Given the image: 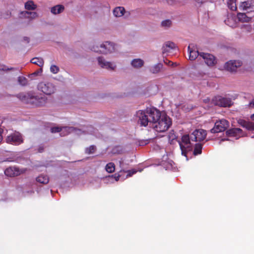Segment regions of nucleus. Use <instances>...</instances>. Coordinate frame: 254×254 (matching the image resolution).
Listing matches in <instances>:
<instances>
[{
    "instance_id": "18",
    "label": "nucleus",
    "mask_w": 254,
    "mask_h": 254,
    "mask_svg": "<svg viewBox=\"0 0 254 254\" xmlns=\"http://www.w3.org/2000/svg\"><path fill=\"white\" fill-rule=\"evenodd\" d=\"M32 92L20 93L16 95V97L21 101L30 104Z\"/></svg>"
},
{
    "instance_id": "32",
    "label": "nucleus",
    "mask_w": 254,
    "mask_h": 254,
    "mask_svg": "<svg viewBox=\"0 0 254 254\" xmlns=\"http://www.w3.org/2000/svg\"><path fill=\"white\" fill-rule=\"evenodd\" d=\"M172 25V21L170 19L163 20L161 22V26L162 28L167 29L170 28Z\"/></svg>"
},
{
    "instance_id": "20",
    "label": "nucleus",
    "mask_w": 254,
    "mask_h": 254,
    "mask_svg": "<svg viewBox=\"0 0 254 254\" xmlns=\"http://www.w3.org/2000/svg\"><path fill=\"white\" fill-rule=\"evenodd\" d=\"M176 45L173 42L168 41L165 43L162 47L163 53H168L170 52L171 50L175 49Z\"/></svg>"
},
{
    "instance_id": "28",
    "label": "nucleus",
    "mask_w": 254,
    "mask_h": 254,
    "mask_svg": "<svg viewBox=\"0 0 254 254\" xmlns=\"http://www.w3.org/2000/svg\"><path fill=\"white\" fill-rule=\"evenodd\" d=\"M226 24L230 27H235L236 25L235 22V17L233 15H230L228 16L226 20H225Z\"/></svg>"
},
{
    "instance_id": "24",
    "label": "nucleus",
    "mask_w": 254,
    "mask_h": 254,
    "mask_svg": "<svg viewBox=\"0 0 254 254\" xmlns=\"http://www.w3.org/2000/svg\"><path fill=\"white\" fill-rule=\"evenodd\" d=\"M126 12L124 7L118 6L115 7L113 11L114 15L116 17H120L123 16Z\"/></svg>"
},
{
    "instance_id": "11",
    "label": "nucleus",
    "mask_w": 254,
    "mask_h": 254,
    "mask_svg": "<svg viewBox=\"0 0 254 254\" xmlns=\"http://www.w3.org/2000/svg\"><path fill=\"white\" fill-rule=\"evenodd\" d=\"M26 171V169L24 168L19 169L15 166L9 167L4 171L5 175L12 177L17 176L22 174L24 173Z\"/></svg>"
},
{
    "instance_id": "35",
    "label": "nucleus",
    "mask_w": 254,
    "mask_h": 254,
    "mask_svg": "<svg viewBox=\"0 0 254 254\" xmlns=\"http://www.w3.org/2000/svg\"><path fill=\"white\" fill-rule=\"evenodd\" d=\"M123 152V148L121 146H117L114 147L112 150V153L114 154H119Z\"/></svg>"
},
{
    "instance_id": "12",
    "label": "nucleus",
    "mask_w": 254,
    "mask_h": 254,
    "mask_svg": "<svg viewBox=\"0 0 254 254\" xmlns=\"http://www.w3.org/2000/svg\"><path fill=\"white\" fill-rule=\"evenodd\" d=\"M206 136L205 130L202 129H196L190 134V139L194 142L201 141L205 138Z\"/></svg>"
},
{
    "instance_id": "9",
    "label": "nucleus",
    "mask_w": 254,
    "mask_h": 254,
    "mask_svg": "<svg viewBox=\"0 0 254 254\" xmlns=\"http://www.w3.org/2000/svg\"><path fill=\"white\" fill-rule=\"evenodd\" d=\"M98 65L102 68L108 70H115L117 67L116 64L114 62L107 61L103 56H99L97 58Z\"/></svg>"
},
{
    "instance_id": "16",
    "label": "nucleus",
    "mask_w": 254,
    "mask_h": 254,
    "mask_svg": "<svg viewBox=\"0 0 254 254\" xmlns=\"http://www.w3.org/2000/svg\"><path fill=\"white\" fill-rule=\"evenodd\" d=\"M226 134L229 137H234L236 139H238L242 136V130L239 128H234L230 129L226 131Z\"/></svg>"
},
{
    "instance_id": "45",
    "label": "nucleus",
    "mask_w": 254,
    "mask_h": 254,
    "mask_svg": "<svg viewBox=\"0 0 254 254\" xmlns=\"http://www.w3.org/2000/svg\"><path fill=\"white\" fill-rule=\"evenodd\" d=\"M137 171L136 170L133 169L131 171H129L128 172V174H127V177H131L132 175L134 174Z\"/></svg>"
},
{
    "instance_id": "38",
    "label": "nucleus",
    "mask_w": 254,
    "mask_h": 254,
    "mask_svg": "<svg viewBox=\"0 0 254 254\" xmlns=\"http://www.w3.org/2000/svg\"><path fill=\"white\" fill-rule=\"evenodd\" d=\"M96 149V147L94 145H91L88 148H86L85 152L88 154H92L94 153Z\"/></svg>"
},
{
    "instance_id": "23",
    "label": "nucleus",
    "mask_w": 254,
    "mask_h": 254,
    "mask_svg": "<svg viewBox=\"0 0 254 254\" xmlns=\"http://www.w3.org/2000/svg\"><path fill=\"white\" fill-rule=\"evenodd\" d=\"M238 20L241 22H249L252 19V17L245 13L239 12L237 14Z\"/></svg>"
},
{
    "instance_id": "30",
    "label": "nucleus",
    "mask_w": 254,
    "mask_h": 254,
    "mask_svg": "<svg viewBox=\"0 0 254 254\" xmlns=\"http://www.w3.org/2000/svg\"><path fill=\"white\" fill-rule=\"evenodd\" d=\"M162 67L163 64H162L158 63L152 66L150 68V70L153 73H157L160 72Z\"/></svg>"
},
{
    "instance_id": "13",
    "label": "nucleus",
    "mask_w": 254,
    "mask_h": 254,
    "mask_svg": "<svg viewBox=\"0 0 254 254\" xmlns=\"http://www.w3.org/2000/svg\"><path fill=\"white\" fill-rule=\"evenodd\" d=\"M47 98L45 96H39L32 93L30 104L36 106H42L46 104Z\"/></svg>"
},
{
    "instance_id": "42",
    "label": "nucleus",
    "mask_w": 254,
    "mask_h": 254,
    "mask_svg": "<svg viewBox=\"0 0 254 254\" xmlns=\"http://www.w3.org/2000/svg\"><path fill=\"white\" fill-rule=\"evenodd\" d=\"M94 130L95 129L91 126H90L87 127L86 132L88 133L92 134L94 132Z\"/></svg>"
},
{
    "instance_id": "39",
    "label": "nucleus",
    "mask_w": 254,
    "mask_h": 254,
    "mask_svg": "<svg viewBox=\"0 0 254 254\" xmlns=\"http://www.w3.org/2000/svg\"><path fill=\"white\" fill-rule=\"evenodd\" d=\"M60 71L59 67L56 65H52L50 67V71L56 74Z\"/></svg>"
},
{
    "instance_id": "50",
    "label": "nucleus",
    "mask_w": 254,
    "mask_h": 254,
    "mask_svg": "<svg viewBox=\"0 0 254 254\" xmlns=\"http://www.w3.org/2000/svg\"><path fill=\"white\" fill-rule=\"evenodd\" d=\"M166 64L168 65H173L174 64L172 63L171 61H168V63H166Z\"/></svg>"
},
{
    "instance_id": "8",
    "label": "nucleus",
    "mask_w": 254,
    "mask_h": 254,
    "mask_svg": "<svg viewBox=\"0 0 254 254\" xmlns=\"http://www.w3.org/2000/svg\"><path fill=\"white\" fill-rule=\"evenodd\" d=\"M229 126V123L225 119H221L215 123L214 127L210 130L211 133H217L225 131Z\"/></svg>"
},
{
    "instance_id": "52",
    "label": "nucleus",
    "mask_w": 254,
    "mask_h": 254,
    "mask_svg": "<svg viewBox=\"0 0 254 254\" xmlns=\"http://www.w3.org/2000/svg\"><path fill=\"white\" fill-rule=\"evenodd\" d=\"M251 118L253 121H254V114L251 116Z\"/></svg>"
},
{
    "instance_id": "22",
    "label": "nucleus",
    "mask_w": 254,
    "mask_h": 254,
    "mask_svg": "<svg viewBox=\"0 0 254 254\" xmlns=\"http://www.w3.org/2000/svg\"><path fill=\"white\" fill-rule=\"evenodd\" d=\"M238 123L241 126L246 127L248 130H254V123L248 122L242 119L239 120Z\"/></svg>"
},
{
    "instance_id": "3",
    "label": "nucleus",
    "mask_w": 254,
    "mask_h": 254,
    "mask_svg": "<svg viewBox=\"0 0 254 254\" xmlns=\"http://www.w3.org/2000/svg\"><path fill=\"white\" fill-rule=\"evenodd\" d=\"M37 88L39 91L48 96L52 95L57 91V87L55 84L48 81L39 82Z\"/></svg>"
},
{
    "instance_id": "31",
    "label": "nucleus",
    "mask_w": 254,
    "mask_h": 254,
    "mask_svg": "<svg viewBox=\"0 0 254 254\" xmlns=\"http://www.w3.org/2000/svg\"><path fill=\"white\" fill-rule=\"evenodd\" d=\"M31 63L36 64L40 67H42L44 65V60L41 58H34L31 60Z\"/></svg>"
},
{
    "instance_id": "19",
    "label": "nucleus",
    "mask_w": 254,
    "mask_h": 254,
    "mask_svg": "<svg viewBox=\"0 0 254 254\" xmlns=\"http://www.w3.org/2000/svg\"><path fill=\"white\" fill-rule=\"evenodd\" d=\"M188 51L189 52V59L191 61H193L195 59H197L199 61V55L201 52H199L197 50H195L193 48H190V45L188 47Z\"/></svg>"
},
{
    "instance_id": "21",
    "label": "nucleus",
    "mask_w": 254,
    "mask_h": 254,
    "mask_svg": "<svg viewBox=\"0 0 254 254\" xmlns=\"http://www.w3.org/2000/svg\"><path fill=\"white\" fill-rule=\"evenodd\" d=\"M64 10V7L62 4H58L52 7L50 11L53 15L59 14L62 13Z\"/></svg>"
},
{
    "instance_id": "36",
    "label": "nucleus",
    "mask_w": 254,
    "mask_h": 254,
    "mask_svg": "<svg viewBox=\"0 0 254 254\" xmlns=\"http://www.w3.org/2000/svg\"><path fill=\"white\" fill-rule=\"evenodd\" d=\"M202 146L200 144H196L193 151L195 155L200 154L201 153Z\"/></svg>"
},
{
    "instance_id": "41",
    "label": "nucleus",
    "mask_w": 254,
    "mask_h": 254,
    "mask_svg": "<svg viewBox=\"0 0 254 254\" xmlns=\"http://www.w3.org/2000/svg\"><path fill=\"white\" fill-rule=\"evenodd\" d=\"M61 129H62V127H52L51 129V130L52 133H56V132H60L61 133Z\"/></svg>"
},
{
    "instance_id": "15",
    "label": "nucleus",
    "mask_w": 254,
    "mask_h": 254,
    "mask_svg": "<svg viewBox=\"0 0 254 254\" xmlns=\"http://www.w3.org/2000/svg\"><path fill=\"white\" fill-rule=\"evenodd\" d=\"M242 65V62L240 60H231L225 64V68L227 70L234 71Z\"/></svg>"
},
{
    "instance_id": "44",
    "label": "nucleus",
    "mask_w": 254,
    "mask_h": 254,
    "mask_svg": "<svg viewBox=\"0 0 254 254\" xmlns=\"http://www.w3.org/2000/svg\"><path fill=\"white\" fill-rule=\"evenodd\" d=\"M120 177V175L116 176V175H115V176H109L107 178L111 180H113L114 179L116 181H118L119 180Z\"/></svg>"
},
{
    "instance_id": "48",
    "label": "nucleus",
    "mask_w": 254,
    "mask_h": 254,
    "mask_svg": "<svg viewBox=\"0 0 254 254\" xmlns=\"http://www.w3.org/2000/svg\"><path fill=\"white\" fill-rule=\"evenodd\" d=\"M203 102L205 103H209L210 102V99L208 98H207L203 100Z\"/></svg>"
},
{
    "instance_id": "4",
    "label": "nucleus",
    "mask_w": 254,
    "mask_h": 254,
    "mask_svg": "<svg viewBox=\"0 0 254 254\" xmlns=\"http://www.w3.org/2000/svg\"><path fill=\"white\" fill-rule=\"evenodd\" d=\"M150 109H151V108H147L144 110H138L136 112V120L138 124L140 126L146 127L149 125L151 127L152 124L151 117H150V114L148 112V110Z\"/></svg>"
},
{
    "instance_id": "37",
    "label": "nucleus",
    "mask_w": 254,
    "mask_h": 254,
    "mask_svg": "<svg viewBox=\"0 0 254 254\" xmlns=\"http://www.w3.org/2000/svg\"><path fill=\"white\" fill-rule=\"evenodd\" d=\"M18 81L20 85L25 86L27 84V79L23 76H19L18 78Z\"/></svg>"
},
{
    "instance_id": "7",
    "label": "nucleus",
    "mask_w": 254,
    "mask_h": 254,
    "mask_svg": "<svg viewBox=\"0 0 254 254\" xmlns=\"http://www.w3.org/2000/svg\"><path fill=\"white\" fill-rule=\"evenodd\" d=\"M5 140L7 143L14 145H19L23 142L22 135L17 131H14L7 135Z\"/></svg>"
},
{
    "instance_id": "6",
    "label": "nucleus",
    "mask_w": 254,
    "mask_h": 254,
    "mask_svg": "<svg viewBox=\"0 0 254 254\" xmlns=\"http://www.w3.org/2000/svg\"><path fill=\"white\" fill-rule=\"evenodd\" d=\"M199 61L203 62L209 67H213L217 64L216 57L211 54L202 52L199 55Z\"/></svg>"
},
{
    "instance_id": "43",
    "label": "nucleus",
    "mask_w": 254,
    "mask_h": 254,
    "mask_svg": "<svg viewBox=\"0 0 254 254\" xmlns=\"http://www.w3.org/2000/svg\"><path fill=\"white\" fill-rule=\"evenodd\" d=\"M196 4L200 6L201 4L206 2L208 0H194Z\"/></svg>"
},
{
    "instance_id": "1",
    "label": "nucleus",
    "mask_w": 254,
    "mask_h": 254,
    "mask_svg": "<svg viewBox=\"0 0 254 254\" xmlns=\"http://www.w3.org/2000/svg\"><path fill=\"white\" fill-rule=\"evenodd\" d=\"M150 114L152 124L151 127L157 132L166 131L172 125V121L165 113H162L159 110L152 108L148 110Z\"/></svg>"
},
{
    "instance_id": "26",
    "label": "nucleus",
    "mask_w": 254,
    "mask_h": 254,
    "mask_svg": "<svg viewBox=\"0 0 254 254\" xmlns=\"http://www.w3.org/2000/svg\"><path fill=\"white\" fill-rule=\"evenodd\" d=\"M36 181L43 184H47L49 182V178L47 175H41L36 178Z\"/></svg>"
},
{
    "instance_id": "2",
    "label": "nucleus",
    "mask_w": 254,
    "mask_h": 254,
    "mask_svg": "<svg viewBox=\"0 0 254 254\" xmlns=\"http://www.w3.org/2000/svg\"><path fill=\"white\" fill-rule=\"evenodd\" d=\"M91 51L103 55H109L118 52V47L115 43L110 41H104L99 44L93 45Z\"/></svg>"
},
{
    "instance_id": "49",
    "label": "nucleus",
    "mask_w": 254,
    "mask_h": 254,
    "mask_svg": "<svg viewBox=\"0 0 254 254\" xmlns=\"http://www.w3.org/2000/svg\"><path fill=\"white\" fill-rule=\"evenodd\" d=\"M229 140L228 139L222 138V139H221L220 140V141H219V144H220L222 143V142L224 141H225V140Z\"/></svg>"
},
{
    "instance_id": "27",
    "label": "nucleus",
    "mask_w": 254,
    "mask_h": 254,
    "mask_svg": "<svg viewBox=\"0 0 254 254\" xmlns=\"http://www.w3.org/2000/svg\"><path fill=\"white\" fill-rule=\"evenodd\" d=\"M25 8L28 10H34L37 7V5L32 0H28L25 3Z\"/></svg>"
},
{
    "instance_id": "17",
    "label": "nucleus",
    "mask_w": 254,
    "mask_h": 254,
    "mask_svg": "<svg viewBox=\"0 0 254 254\" xmlns=\"http://www.w3.org/2000/svg\"><path fill=\"white\" fill-rule=\"evenodd\" d=\"M20 17L21 18H27L29 20H33L38 18L39 15L36 12L23 11L20 12Z\"/></svg>"
},
{
    "instance_id": "34",
    "label": "nucleus",
    "mask_w": 254,
    "mask_h": 254,
    "mask_svg": "<svg viewBox=\"0 0 254 254\" xmlns=\"http://www.w3.org/2000/svg\"><path fill=\"white\" fill-rule=\"evenodd\" d=\"M115 166L113 163H109L106 166V170L108 173H111L114 172Z\"/></svg>"
},
{
    "instance_id": "47",
    "label": "nucleus",
    "mask_w": 254,
    "mask_h": 254,
    "mask_svg": "<svg viewBox=\"0 0 254 254\" xmlns=\"http://www.w3.org/2000/svg\"><path fill=\"white\" fill-rule=\"evenodd\" d=\"M7 70L6 68L4 65H0V70Z\"/></svg>"
},
{
    "instance_id": "51",
    "label": "nucleus",
    "mask_w": 254,
    "mask_h": 254,
    "mask_svg": "<svg viewBox=\"0 0 254 254\" xmlns=\"http://www.w3.org/2000/svg\"><path fill=\"white\" fill-rule=\"evenodd\" d=\"M148 142H148V140H146V141H145L144 144H147ZM140 145H144V143H142V142H141V143H140Z\"/></svg>"
},
{
    "instance_id": "29",
    "label": "nucleus",
    "mask_w": 254,
    "mask_h": 254,
    "mask_svg": "<svg viewBox=\"0 0 254 254\" xmlns=\"http://www.w3.org/2000/svg\"><path fill=\"white\" fill-rule=\"evenodd\" d=\"M252 6V2L250 0L245 1L241 2L239 8L241 10H246L248 8H250Z\"/></svg>"
},
{
    "instance_id": "33",
    "label": "nucleus",
    "mask_w": 254,
    "mask_h": 254,
    "mask_svg": "<svg viewBox=\"0 0 254 254\" xmlns=\"http://www.w3.org/2000/svg\"><path fill=\"white\" fill-rule=\"evenodd\" d=\"M236 0H228L227 4L229 8L233 11H235L237 9L236 3Z\"/></svg>"
},
{
    "instance_id": "14",
    "label": "nucleus",
    "mask_w": 254,
    "mask_h": 254,
    "mask_svg": "<svg viewBox=\"0 0 254 254\" xmlns=\"http://www.w3.org/2000/svg\"><path fill=\"white\" fill-rule=\"evenodd\" d=\"M83 132V131H82L81 129L73 127H62L60 135L64 136L71 133H74L77 135H80L82 134Z\"/></svg>"
},
{
    "instance_id": "10",
    "label": "nucleus",
    "mask_w": 254,
    "mask_h": 254,
    "mask_svg": "<svg viewBox=\"0 0 254 254\" xmlns=\"http://www.w3.org/2000/svg\"><path fill=\"white\" fill-rule=\"evenodd\" d=\"M211 104L215 106L227 107L231 106L233 104V103L230 98L221 96H216L212 100Z\"/></svg>"
},
{
    "instance_id": "46",
    "label": "nucleus",
    "mask_w": 254,
    "mask_h": 254,
    "mask_svg": "<svg viewBox=\"0 0 254 254\" xmlns=\"http://www.w3.org/2000/svg\"><path fill=\"white\" fill-rule=\"evenodd\" d=\"M249 106L251 108H254V99L249 103Z\"/></svg>"
},
{
    "instance_id": "25",
    "label": "nucleus",
    "mask_w": 254,
    "mask_h": 254,
    "mask_svg": "<svg viewBox=\"0 0 254 254\" xmlns=\"http://www.w3.org/2000/svg\"><path fill=\"white\" fill-rule=\"evenodd\" d=\"M144 64V61L140 59H135L131 62V65L135 68H140Z\"/></svg>"
},
{
    "instance_id": "40",
    "label": "nucleus",
    "mask_w": 254,
    "mask_h": 254,
    "mask_svg": "<svg viewBox=\"0 0 254 254\" xmlns=\"http://www.w3.org/2000/svg\"><path fill=\"white\" fill-rule=\"evenodd\" d=\"M168 138H169V140H172V141H173V140H174L176 138V135L174 133V132L173 130H172L169 132V134L168 135Z\"/></svg>"
},
{
    "instance_id": "5",
    "label": "nucleus",
    "mask_w": 254,
    "mask_h": 254,
    "mask_svg": "<svg viewBox=\"0 0 254 254\" xmlns=\"http://www.w3.org/2000/svg\"><path fill=\"white\" fill-rule=\"evenodd\" d=\"M190 136L186 134L182 136L181 140L178 142L182 151V154L187 156V153L188 151H191L193 147V144L191 142Z\"/></svg>"
}]
</instances>
